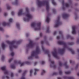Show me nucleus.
I'll use <instances>...</instances> for the list:
<instances>
[{
  "label": "nucleus",
  "mask_w": 79,
  "mask_h": 79,
  "mask_svg": "<svg viewBox=\"0 0 79 79\" xmlns=\"http://www.w3.org/2000/svg\"><path fill=\"white\" fill-rule=\"evenodd\" d=\"M78 66H79V65L77 64L76 66V68H78Z\"/></svg>",
  "instance_id": "0e129e2a"
},
{
  "label": "nucleus",
  "mask_w": 79,
  "mask_h": 79,
  "mask_svg": "<svg viewBox=\"0 0 79 79\" xmlns=\"http://www.w3.org/2000/svg\"><path fill=\"white\" fill-rule=\"evenodd\" d=\"M35 45V43L33 42V41L30 40L29 43L27 45V47H33Z\"/></svg>",
  "instance_id": "1a4fd4ad"
},
{
  "label": "nucleus",
  "mask_w": 79,
  "mask_h": 79,
  "mask_svg": "<svg viewBox=\"0 0 79 79\" xmlns=\"http://www.w3.org/2000/svg\"><path fill=\"white\" fill-rule=\"evenodd\" d=\"M44 73H45V71L44 70H43L42 72L41 73V75H44Z\"/></svg>",
  "instance_id": "cd10ccee"
},
{
  "label": "nucleus",
  "mask_w": 79,
  "mask_h": 79,
  "mask_svg": "<svg viewBox=\"0 0 79 79\" xmlns=\"http://www.w3.org/2000/svg\"><path fill=\"white\" fill-rule=\"evenodd\" d=\"M57 43L58 44H59V45H63L64 46V48L63 49H59V51L60 52V54L61 55L64 54V51L65 50V48H68V46H67L66 43L65 42L61 41H58Z\"/></svg>",
  "instance_id": "20e7f679"
},
{
  "label": "nucleus",
  "mask_w": 79,
  "mask_h": 79,
  "mask_svg": "<svg viewBox=\"0 0 79 79\" xmlns=\"http://www.w3.org/2000/svg\"><path fill=\"white\" fill-rule=\"evenodd\" d=\"M18 3V0H15V4L17 5Z\"/></svg>",
  "instance_id": "c03bdc74"
},
{
  "label": "nucleus",
  "mask_w": 79,
  "mask_h": 79,
  "mask_svg": "<svg viewBox=\"0 0 79 79\" xmlns=\"http://www.w3.org/2000/svg\"><path fill=\"white\" fill-rule=\"evenodd\" d=\"M46 22H47L48 23L50 22V18H49V16H48L47 17L46 19Z\"/></svg>",
  "instance_id": "5701e85b"
},
{
  "label": "nucleus",
  "mask_w": 79,
  "mask_h": 79,
  "mask_svg": "<svg viewBox=\"0 0 79 79\" xmlns=\"http://www.w3.org/2000/svg\"><path fill=\"white\" fill-rule=\"evenodd\" d=\"M42 48L43 51L44 52H45V53L47 54L49 58H50V54H49V51L48 50H45V48H44V47L43 46H42Z\"/></svg>",
  "instance_id": "9b49d317"
},
{
  "label": "nucleus",
  "mask_w": 79,
  "mask_h": 79,
  "mask_svg": "<svg viewBox=\"0 0 79 79\" xmlns=\"http://www.w3.org/2000/svg\"><path fill=\"white\" fill-rule=\"evenodd\" d=\"M26 11L27 12V13L26 14V16L27 17V18L26 19V18H24L23 20L24 21H26L27 22H28L32 18V16L31 14H30L29 12V9L28 8H26Z\"/></svg>",
  "instance_id": "39448f33"
},
{
  "label": "nucleus",
  "mask_w": 79,
  "mask_h": 79,
  "mask_svg": "<svg viewBox=\"0 0 79 79\" xmlns=\"http://www.w3.org/2000/svg\"><path fill=\"white\" fill-rule=\"evenodd\" d=\"M77 52L79 53V49H77Z\"/></svg>",
  "instance_id": "774afa93"
},
{
  "label": "nucleus",
  "mask_w": 79,
  "mask_h": 79,
  "mask_svg": "<svg viewBox=\"0 0 79 79\" xmlns=\"http://www.w3.org/2000/svg\"><path fill=\"white\" fill-rule=\"evenodd\" d=\"M16 26L18 29H19V23H16Z\"/></svg>",
  "instance_id": "7c9ffc66"
},
{
  "label": "nucleus",
  "mask_w": 79,
  "mask_h": 79,
  "mask_svg": "<svg viewBox=\"0 0 79 79\" xmlns=\"http://www.w3.org/2000/svg\"><path fill=\"white\" fill-rule=\"evenodd\" d=\"M52 0V3L53 5H56V3L54 1V0Z\"/></svg>",
  "instance_id": "a878e982"
},
{
  "label": "nucleus",
  "mask_w": 79,
  "mask_h": 79,
  "mask_svg": "<svg viewBox=\"0 0 79 79\" xmlns=\"http://www.w3.org/2000/svg\"><path fill=\"white\" fill-rule=\"evenodd\" d=\"M58 73H53V75H57Z\"/></svg>",
  "instance_id": "49530a36"
},
{
  "label": "nucleus",
  "mask_w": 79,
  "mask_h": 79,
  "mask_svg": "<svg viewBox=\"0 0 79 79\" xmlns=\"http://www.w3.org/2000/svg\"><path fill=\"white\" fill-rule=\"evenodd\" d=\"M59 65L60 66H63V63H61V62H59Z\"/></svg>",
  "instance_id": "c9c22d12"
},
{
  "label": "nucleus",
  "mask_w": 79,
  "mask_h": 79,
  "mask_svg": "<svg viewBox=\"0 0 79 79\" xmlns=\"http://www.w3.org/2000/svg\"><path fill=\"white\" fill-rule=\"evenodd\" d=\"M70 63H73V61L72 60H70Z\"/></svg>",
  "instance_id": "13d9d810"
},
{
  "label": "nucleus",
  "mask_w": 79,
  "mask_h": 79,
  "mask_svg": "<svg viewBox=\"0 0 79 79\" xmlns=\"http://www.w3.org/2000/svg\"><path fill=\"white\" fill-rule=\"evenodd\" d=\"M1 69L3 71H5L4 72L5 74H8V73H9V72L8 71V70H6V66H4L1 67Z\"/></svg>",
  "instance_id": "f8f14e48"
},
{
  "label": "nucleus",
  "mask_w": 79,
  "mask_h": 79,
  "mask_svg": "<svg viewBox=\"0 0 79 79\" xmlns=\"http://www.w3.org/2000/svg\"><path fill=\"white\" fill-rule=\"evenodd\" d=\"M40 37H42V33H40Z\"/></svg>",
  "instance_id": "864d4df0"
},
{
  "label": "nucleus",
  "mask_w": 79,
  "mask_h": 79,
  "mask_svg": "<svg viewBox=\"0 0 79 79\" xmlns=\"http://www.w3.org/2000/svg\"><path fill=\"white\" fill-rule=\"evenodd\" d=\"M44 43V42L43 41H42L41 42V44H43Z\"/></svg>",
  "instance_id": "bf43d9fd"
},
{
  "label": "nucleus",
  "mask_w": 79,
  "mask_h": 79,
  "mask_svg": "<svg viewBox=\"0 0 79 79\" xmlns=\"http://www.w3.org/2000/svg\"><path fill=\"white\" fill-rule=\"evenodd\" d=\"M10 23H12V21H13V19H11V18H10L9 19V20Z\"/></svg>",
  "instance_id": "f704fd0d"
},
{
  "label": "nucleus",
  "mask_w": 79,
  "mask_h": 79,
  "mask_svg": "<svg viewBox=\"0 0 79 79\" xmlns=\"http://www.w3.org/2000/svg\"><path fill=\"white\" fill-rule=\"evenodd\" d=\"M13 60V58L10 59L9 60V63H10V62H11V61H12V60Z\"/></svg>",
  "instance_id": "ea45409f"
},
{
  "label": "nucleus",
  "mask_w": 79,
  "mask_h": 79,
  "mask_svg": "<svg viewBox=\"0 0 79 79\" xmlns=\"http://www.w3.org/2000/svg\"><path fill=\"white\" fill-rule=\"evenodd\" d=\"M40 53V49L39 46H37L36 48V51H33L31 52V56L28 57V60H31L33 58L34 56L35 58H39V56L37 55Z\"/></svg>",
  "instance_id": "7ed1b4c3"
},
{
  "label": "nucleus",
  "mask_w": 79,
  "mask_h": 79,
  "mask_svg": "<svg viewBox=\"0 0 79 79\" xmlns=\"http://www.w3.org/2000/svg\"><path fill=\"white\" fill-rule=\"evenodd\" d=\"M36 26H37V27L35 28V31H39L40 30L41 28L40 26H41V23L39 22L37 23L35 22H33L31 23V26L32 27H36Z\"/></svg>",
  "instance_id": "423d86ee"
},
{
  "label": "nucleus",
  "mask_w": 79,
  "mask_h": 79,
  "mask_svg": "<svg viewBox=\"0 0 79 79\" xmlns=\"http://www.w3.org/2000/svg\"><path fill=\"white\" fill-rule=\"evenodd\" d=\"M52 11H53V13H55V12H56V10H55V9H52Z\"/></svg>",
  "instance_id": "09e8293b"
},
{
  "label": "nucleus",
  "mask_w": 79,
  "mask_h": 79,
  "mask_svg": "<svg viewBox=\"0 0 79 79\" xmlns=\"http://www.w3.org/2000/svg\"><path fill=\"white\" fill-rule=\"evenodd\" d=\"M57 79H61V78L60 77H58L57 78Z\"/></svg>",
  "instance_id": "338daca9"
},
{
  "label": "nucleus",
  "mask_w": 79,
  "mask_h": 79,
  "mask_svg": "<svg viewBox=\"0 0 79 79\" xmlns=\"http://www.w3.org/2000/svg\"><path fill=\"white\" fill-rule=\"evenodd\" d=\"M28 35H29V34L28 33H26V37H28Z\"/></svg>",
  "instance_id": "052dcab7"
},
{
  "label": "nucleus",
  "mask_w": 79,
  "mask_h": 79,
  "mask_svg": "<svg viewBox=\"0 0 79 79\" xmlns=\"http://www.w3.org/2000/svg\"><path fill=\"white\" fill-rule=\"evenodd\" d=\"M21 71H22V70H19L18 72H19V73H21Z\"/></svg>",
  "instance_id": "4d7b16f0"
},
{
  "label": "nucleus",
  "mask_w": 79,
  "mask_h": 79,
  "mask_svg": "<svg viewBox=\"0 0 79 79\" xmlns=\"http://www.w3.org/2000/svg\"><path fill=\"white\" fill-rule=\"evenodd\" d=\"M68 79H74V77H68Z\"/></svg>",
  "instance_id": "4c0bfd02"
},
{
  "label": "nucleus",
  "mask_w": 79,
  "mask_h": 79,
  "mask_svg": "<svg viewBox=\"0 0 79 79\" xmlns=\"http://www.w3.org/2000/svg\"><path fill=\"white\" fill-rule=\"evenodd\" d=\"M24 15V13L23 12V9H21L19 10V11L18 13V16H21V15Z\"/></svg>",
  "instance_id": "2eb2a0df"
},
{
  "label": "nucleus",
  "mask_w": 79,
  "mask_h": 79,
  "mask_svg": "<svg viewBox=\"0 0 79 79\" xmlns=\"http://www.w3.org/2000/svg\"><path fill=\"white\" fill-rule=\"evenodd\" d=\"M22 40H20L18 41H13L12 42H10L9 41H6V42L8 44L10 45L9 48L10 51H13V48H16L18 47L17 45H15V44H21Z\"/></svg>",
  "instance_id": "f257e3e1"
},
{
  "label": "nucleus",
  "mask_w": 79,
  "mask_h": 79,
  "mask_svg": "<svg viewBox=\"0 0 79 79\" xmlns=\"http://www.w3.org/2000/svg\"><path fill=\"white\" fill-rule=\"evenodd\" d=\"M49 61L52 64H50V66L51 68L53 67L54 68H56V65H55V62H54V61H52L51 59H49Z\"/></svg>",
  "instance_id": "ddd939ff"
},
{
  "label": "nucleus",
  "mask_w": 79,
  "mask_h": 79,
  "mask_svg": "<svg viewBox=\"0 0 79 79\" xmlns=\"http://www.w3.org/2000/svg\"><path fill=\"white\" fill-rule=\"evenodd\" d=\"M60 16H58V17L56 23L55 25L54 26L55 27H58L59 25L61 24V22L60 21Z\"/></svg>",
  "instance_id": "6e6552de"
},
{
  "label": "nucleus",
  "mask_w": 79,
  "mask_h": 79,
  "mask_svg": "<svg viewBox=\"0 0 79 79\" xmlns=\"http://www.w3.org/2000/svg\"><path fill=\"white\" fill-rule=\"evenodd\" d=\"M59 34L60 35H61V36H63V33L62 32V31H60L59 32Z\"/></svg>",
  "instance_id": "e433bc0d"
},
{
  "label": "nucleus",
  "mask_w": 79,
  "mask_h": 79,
  "mask_svg": "<svg viewBox=\"0 0 79 79\" xmlns=\"http://www.w3.org/2000/svg\"><path fill=\"white\" fill-rule=\"evenodd\" d=\"M10 76H11V77H13L14 75H13V73H11V75H10Z\"/></svg>",
  "instance_id": "37998d69"
},
{
  "label": "nucleus",
  "mask_w": 79,
  "mask_h": 79,
  "mask_svg": "<svg viewBox=\"0 0 79 79\" xmlns=\"http://www.w3.org/2000/svg\"><path fill=\"white\" fill-rule=\"evenodd\" d=\"M11 15H12V16H13L15 15V12H14L13 11H12L11 13Z\"/></svg>",
  "instance_id": "de8ad7c7"
},
{
  "label": "nucleus",
  "mask_w": 79,
  "mask_h": 79,
  "mask_svg": "<svg viewBox=\"0 0 79 79\" xmlns=\"http://www.w3.org/2000/svg\"><path fill=\"white\" fill-rule=\"evenodd\" d=\"M0 31H3V29L2 27H0Z\"/></svg>",
  "instance_id": "a18cd8bd"
},
{
  "label": "nucleus",
  "mask_w": 79,
  "mask_h": 79,
  "mask_svg": "<svg viewBox=\"0 0 79 79\" xmlns=\"http://www.w3.org/2000/svg\"><path fill=\"white\" fill-rule=\"evenodd\" d=\"M11 68H12V69H15V66L14 64L11 65Z\"/></svg>",
  "instance_id": "c85d7f7f"
},
{
  "label": "nucleus",
  "mask_w": 79,
  "mask_h": 79,
  "mask_svg": "<svg viewBox=\"0 0 79 79\" xmlns=\"http://www.w3.org/2000/svg\"><path fill=\"white\" fill-rule=\"evenodd\" d=\"M32 70L31 69L30 71V76H32Z\"/></svg>",
  "instance_id": "72a5a7b5"
},
{
  "label": "nucleus",
  "mask_w": 79,
  "mask_h": 79,
  "mask_svg": "<svg viewBox=\"0 0 79 79\" xmlns=\"http://www.w3.org/2000/svg\"><path fill=\"white\" fill-rule=\"evenodd\" d=\"M69 14L66 13H64L62 15V17L64 19H65V18H67L69 17Z\"/></svg>",
  "instance_id": "dca6fc26"
},
{
  "label": "nucleus",
  "mask_w": 79,
  "mask_h": 79,
  "mask_svg": "<svg viewBox=\"0 0 79 79\" xmlns=\"http://www.w3.org/2000/svg\"><path fill=\"white\" fill-rule=\"evenodd\" d=\"M37 64V62H35L34 63L35 66V65H36V64Z\"/></svg>",
  "instance_id": "5fc2aeb1"
},
{
  "label": "nucleus",
  "mask_w": 79,
  "mask_h": 79,
  "mask_svg": "<svg viewBox=\"0 0 79 79\" xmlns=\"http://www.w3.org/2000/svg\"><path fill=\"white\" fill-rule=\"evenodd\" d=\"M64 65L65 66L66 68L67 69L69 68V66H68V65H67V62H65L64 64Z\"/></svg>",
  "instance_id": "b1692460"
},
{
  "label": "nucleus",
  "mask_w": 79,
  "mask_h": 79,
  "mask_svg": "<svg viewBox=\"0 0 79 79\" xmlns=\"http://www.w3.org/2000/svg\"><path fill=\"white\" fill-rule=\"evenodd\" d=\"M64 79H67L68 78V77L66 76H65L64 77Z\"/></svg>",
  "instance_id": "e2e57ef3"
},
{
  "label": "nucleus",
  "mask_w": 79,
  "mask_h": 79,
  "mask_svg": "<svg viewBox=\"0 0 79 79\" xmlns=\"http://www.w3.org/2000/svg\"><path fill=\"white\" fill-rule=\"evenodd\" d=\"M34 70L35 72L34 73V75H36V74H37V72L39 71V69H35Z\"/></svg>",
  "instance_id": "4be33fe9"
},
{
  "label": "nucleus",
  "mask_w": 79,
  "mask_h": 79,
  "mask_svg": "<svg viewBox=\"0 0 79 79\" xmlns=\"http://www.w3.org/2000/svg\"><path fill=\"white\" fill-rule=\"evenodd\" d=\"M41 64H45V61H42L41 62Z\"/></svg>",
  "instance_id": "3c124183"
},
{
  "label": "nucleus",
  "mask_w": 79,
  "mask_h": 79,
  "mask_svg": "<svg viewBox=\"0 0 79 79\" xmlns=\"http://www.w3.org/2000/svg\"><path fill=\"white\" fill-rule=\"evenodd\" d=\"M65 73L66 74H69L71 73V72L70 71H66L65 72Z\"/></svg>",
  "instance_id": "c756f323"
},
{
  "label": "nucleus",
  "mask_w": 79,
  "mask_h": 79,
  "mask_svg": "<svg viewBox=\"0 0 79 79\" xmlns=\"http://www.w3.org/2000/svg\"><path fill=\"white\" fill-rule=\"evenodd\" d=\"M3 26H9L10 24V23H6L5 22H3L2 23Z\"/></svg>",
  "instance_id": "6ab92c4d"
},
{
  "label": "nucleus",
  "mask_w": 79,
  "mask_h": 79,
  "mask_svg": "<svg viewBox=\"0 0 79 79\" xmlns=\"http://www.w3.org/2000/svg\"><path fill=\"white\" fill-rule=\"evenodd\" d=\"M46 32L47 33H49L50 32V30H49V27H48L47 29Z\"/></svg>",
  "instance_id": "bb28decb"
},
{
  "label": "nucleus",
  "mask_w": 79,
  "mask_h": 79,
  "mask_svg": "<svg viewBox=\"0 0 79 79\" xmlns=\"http://www.w3.org/2000/svg\"><path fill=\"white\" fill-rule=\"evenodd\" d=\"M2 47L3 50H5V48L6 47V45L5 44H4V43H2Z\"/></svg>",
  "instance_id": "412c9836"
},
{
  "label": "nucleus",
  "mask_w": 79,
  "mask_h": 79,
  "mask_svg": "<svg viewBox=\"0 0 79 79\" xmlns=\"http://www.w3.org/2000/svg\"><path fill=\"white\" fill-rule=\"evenodd\" d=\"M14 62L15 64H20V66H23L25 63L27 64H31V62H29V61H27L25 63H21V62L20 61H18L16 60H14Z\"/></svg>",
  "instance_id": "0eeeda50"
},
{
  "label": "nucleus",
  "mask_w": 79,
  "mask_h": 79,
  "mask_svg": "<svg viewBox=\"0 0 79 79\" xmlns=\"http://www.w3.org/2000/svg\"><path fill=\"white\" fill-rule=\"evenodd\" d=\"M62 4L63 6L62 7L63 10H64L65 9V8L64 7V5H65L66 7H69V4L68 3H65L64 2V0L62 1Z\"/></svg>",
  "instance_id": "4468645a"
},
{
  "label": "nucleus",
  "mask_w": 79,
  "mask_h": 79,
  "mask_svg": "<svg viewBox=\"0 0 79 79\" xmlns=\"http://www.w3.org/2000/svg\"><path fill=\"white\" fill-rule=\"evenodd\" d=\"M59 74L60 75H61V74H62V71L61 70L59 72Z\"/></svg>",
  "instance_id": "58836bf2"
},
{
  "label": "nucleus",
  "mask_w": 79,
  "mask_h": 79,
  "mask_svg": "<svg viewBox=\"0 0 79 79\" xmlns=\"http://www.w3.org/2000/svg\"><path fill=\"white\" fill-rule=\"evenodd\" d=\"M6 79H9V77L8 76H6Z\"/></svg>",
  "instance_id": "680f3d73"
},
{
  "label": "nucleus",
  "mask_w": 79,
  "mask_h": 79,
  "mask_svg": "<svg viewBox=\"0 0 79 79\" xmlns=\"http://www.w3.org/2000/svg\"><path fill=\"white\" fill-rule=\"evenodd\" d=\"M37 4L39 7H40L42 6H44L46 5V10L48 11L49 10V2L47 0L41 1L40 0H37Z\"/></svg>",
  "instance_id": "f03ea898"
},
{
  "label": "nucleus",
  "mask_w": 79,
  "mask_h": 79,
  "mask_svg": "<svg viewBox=\"0 0 79 79\" xmlns=\"http://www.w3.org/2000/svg\"><path fill=\"white\" fill-rule=\"evenodd\" d=\"M10 55H11V56H14V52H12L11 53Z\"/></svg>",
  "instance_id": "a19ab883"
},
{
  "label": "nucleus",
  "mask_w": 79,
  "mask_h": 79,
  "mask_svg": "<svg viewBox=\"0 0 79 79\" xmlns=\"http://www.w3.org/2000/svg\"><path fill=\"white\" fill-rule=\"evenodd\" d=\"M76 29V27L75 26H73L72 27V34H76V31L75 30V29Z\"/></svg>",
  "instance_id": "f3484780"
},
{
  "label": "nucleus",
  "mask_w": 79,
  "mask_h": 79,
  "mask_svg": "<svg viewBox=\"0 0 79 79\" xmlns=\"http://www.w3.org/2000/svg\"><path fill=\"white\" fill-rule=\"evenodd\" d=\"M56 31H55L54 32V35H56Z\"/></svg>",
  "instance_id": "603ef678"
},
{
  "label": "nucleus",
  "mask_w": 79,
  "mask_h": 79,
  "mask_svg": "<svg viewBox=\"0 0 79 79\" xmlns=\"http://www.w3.org/2000/svg\"><path fill=\"white\" fill-rule=\"evenodd\" d=\"M5 59V56L4 55L2 56V61H3Z\"/></svg>",
  "instance_id": "2f4dec72"
},
{
  "label": "nucleus",
  "mask_w": 79,
  "mask_h": 79,
  "mask_svg": "<svg viewBox=\"0 0 79 79\" xmlns=\"http://www.w3.org/2000/svg\"><path fill=\"white\" fill-rule=\"evenodd\" d=\"M68 49L69 50V51H70L72 53V54H74V51L73 50V49H71L70 48H68Z\"/></svg>",
  "instance_id": "aec40b11"
},
{
  "label": "nucleus",
  "mask_w": 79,
  "mask_h": 79,
  "mask_svg": "<svg viewBox=\"0 0 79 79\" xmlns=\"http://www.w3.org/2000/svg\"><path fill=\"white\" fill-rule=\"evenodd\" d=\"M67 38H70L71 39V40H73V39H74V38H73V37L71 36L70 35H68L67 36Z\"/></svg>",
  "instance_id": "393cba45"
},
{
  "label": "nucleus",
  "mask_w": 79,
  "mask_h": 79,
  "mask_svg": "<svg viewBox=\"0 0 79 79\" xmlns=\"http://www.w3.org/2000/svg\"><path fill=\"white\" fill-rule=\"evenodd\" d=\"M7 15H8V14H7V13H5L4 14V15L5 16H7Z\"/></svg>",
  "instance_id": "8fccbe9b"
},
{
  "label": "nucleus",
  "mask_w": 79,
  "mask_h": 79,
  "mask_svg": "<svg viewBox=\"0 0 79 79\" xmlns=\"http://www.w3.org/2000/svg\"><path fill=\"white\" fill-rule=\"evenodd\" d=\"M52 53L53 56H54L55 58H56L57 59H58V56H57V51L56 49H55L54 50V52H52Z\"/></svg>",
  "instance_id": "9d476101"
},
{
  "label": "nucleus",
  "mask_w": 79,
  "mask_h": 79,
  "mask_svg": "<svg viewBox=\"0 0 79 79\" xmlns=\"http://www.w3.org/2000/svg\"><path fill=\"white\" fill-rule=\"evenodd\" d=\"M77 43H79V39L77 40Z\"/></svg>",
  "instance_id": "69168bd1"
},
{
  "label": "nucleus",
  "mask_w": 79,
  "mask_h": 79,
  "mask_svg": "<svg viewBox=\"0 0 79 79\" xmlns=\"http://www.w3.org/2000/svg\"><path fill=\"white\" fill-rule=\"evenodd\" d=\"M11 7L9 6H8L7 7V10H10Z\"/></svg>",
  "instance_id": "79ce46f5"
},
{
  "label": "nucleus",
  "mask_w": 79,
  "mask_h": 79,
  "mask_svg": "<svg viewBox=\"0 0 79 79\" xmlns=\"http://www.w3.org/2000/svg\"><path fill=\"white\" fill-rule=\"evenodd\" d=\"M27 72V70H25L24 71L23 74V76L22 77L21 79H25V77H24V76H25V74H26Z\"/></svg>",
  "instance_id": "a211bd4d"
},
{
  "label": "nucleus",
  "mask_w": 79,
  "mask_h": 79,
  "mask_svg": "<svg viewBox=\"0 0 79 79\" xmlns=\"http://www.w3.org/2000/svg\"><path fill=\"white\" fill-rule=\"evenodd\" d=\"M69 44L70 45H74V43L73 42H71V43H69Z\"/></svg>",
  "instance_id": "473e14b6"
},
{
  "label": "nucleus",
  "mask_w": 79,
  "mask_h": 79,
  "mask_svg": "<svg viewBox=\"0 0 79 79\" xmlns=\"http://www.w3.org/2000/svg\"><path fill=\"white\" fill-rule=\"evenodd\" d=\"M60 37L59 36H57V39H60Z\"/></svg>",
  "instance_id": "6e6d98bb"
}]
</instances>
